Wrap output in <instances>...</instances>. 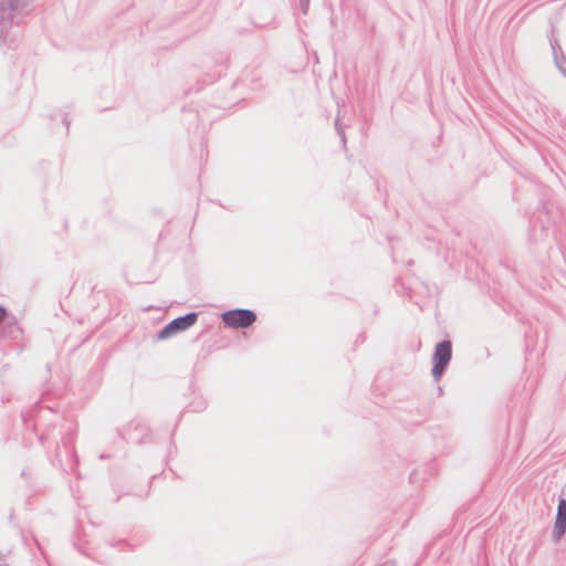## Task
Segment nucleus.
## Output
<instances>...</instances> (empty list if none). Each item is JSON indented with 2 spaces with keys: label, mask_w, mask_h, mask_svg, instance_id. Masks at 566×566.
Returning <instances> with one entry per match:
<instances>
[{
  "label": "nucleus",
  "mask_w": 566,
  "mask_h": 566,
  "mask_svg": "<svg viewBox=\"0 0 566 566\" xmlns=\"http://www.w3.org/2000/svg\"><path fill=\"white\" fill-rule=\"evenodd\" d=\"M256 319L250 310H231L222 314L223 323L230 328H247Z\"/></svg>",
  "instance_id": "nucleus-1"
},
{
  "label": "nucleus",
  "mask_w": 566,
  "mask_h": 566,
  "mask_svg": "<svg viewBox=\"0 0 566 566\" xmlns=\"http://www.w3.org/2000/svg\"><path fill=\"white\" fill-rule=\"evenodd\" d=\"M452 355V346L449 340H443L437 344L433 354L432 375L434 378H440L444 368L449 364Z\"/></svg>",
  "instance_id": "nucleus-2"
},
{
  "label": "nucleus",
  "mask_w": 566,
  "mask_h": 566,
  "mask_svg": "<svg viewBox=\"0 0 566 566\" xmlns=\"http://www.w3.org/2000/svg\"><path fill=\"white\" fill-rule=\"evenodd\" d=\"M196 322H197V314L196 313H190V314H187L185 316L175 318L166 327H164L160 331L158 337H159V339L169 338L170 336H172V335H175V334H177L179 332H184V331L188 329Z\"/></svg>",
  "instance_id": "nucleus-3"
},
{
  "label": "nucleus",
  "mask_w": 566,
  "mask_h": 566,
  "mask_svg": "<svg viewBox=\"0 0 566 566\" xmlns=\"http://www.w3.org/2000/svg\"><path fill=\"white\" fill-rule=\"evenodd\" d=\"M566 531V501L560 499L557 507V516L554 526V536L560 539Z\"/></svg>",
  "instance_id": "nucleus-4"
},
{
  "label": "nucleus",
  "mask_w": 566,
  "mask_h": 566,
  "mask_svg": "<svg viewBox=\"0 0 566 566\" xmlns=\"http://www.w3.org/2000/svg\"><path fill=\"white\" fill-rule=\"evenodd\" d=\"M7 315V311L4 307L0 306V323L2 322V319L6 317Z\"/></svg>",
  "instance_id": "nucleus-5"
}]
</instances>
